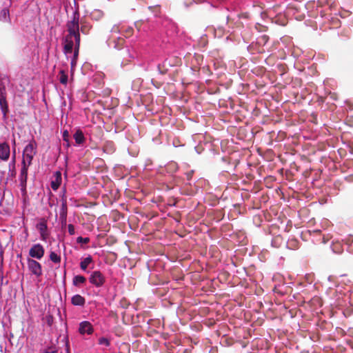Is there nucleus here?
<instances>
[{
    "mask_svg": "<svg viewBox=\"0 0 353 353\" xmlns=\"http://www.w3.org/2000/svg\"><path fill=\"white\" fill-rule=\"evenodd\" d=\"M79 20H80V14L78 9H77L72 12L71 19L66 23L68 34L63 38L64 54L68 57L69 54L73 52L70 61L72 73L77 65L80 47L81 36L79 34Z\"/></svg>",
    "mask_w": 353,
    "mask_h": 353,
    "instance_id": "obj_1",
    "label": "nucleus"
},
{
    "mask_svg": "<svg viewBox=\"0 0 353 353\" xmlns=\"http://www.w3.org/2000/svg\"><path fill=\"white\" fill-rule=\"evenodd\" d=\"M134 29L132 26L125 23H120L112 26L110 30V35L106 41L109 48L117 50L122 48L125 39L129 38L133 34Z\"/></svg>",
    "mask_w": 353,
    "mask_h": 353,
    "instance_id": "obj_2",
    "label": "nucleus"
},
{
    "mask_svg": "<svg viewBox=\"0 0 353 353\" xmlns=\"http://www.w3.org/2000/svg\"><path fill=\"white\" fill-rule=\"evenodd\" d=\"M37 144L36 141L32 139L31 140L24 148L22 154V161L21 164L26 163V165L30 166L32 163L34 157L37 152Z\"/></svg>",
    "mask_w": 353,
    "mask_h": 353,
    "instance_id": "obj_3",
    "label": "nucleus"
},
{
    "mask_svg": "<svg viewBox=\"0 0 353 353\" xmlns=\"http://www.w3.org/2000/svg\"><path fill=\"white\" fill-rule=\"evenodd\" d=\"M29 165L26 163L21 164V168L19 176V186L23 196L27 195V181Z\"/></svg>",
    "mask_w": 353,
    "mask_h": 353,
    "instance_id": "obj_4",
    "label": "nucleus"
},
{
    "mask_svg": "<svg viewBox=\"0 0 353 353\" xmlns=\"http://www.w3.org/2000/svg\"><path fill=\"white\" fill-rule=\"evenodd\" d=\"M208 5L211 8H221L224 7L225 10L228 12L238 11V6L234 5L232 2L229 0H214L211 2H208Z\"/></svg>",
    "mask_w": 353,
    "mask_h": 353,
    "instance_id": "obj_5",
    "label": "nucleus"
},
{
    "mask_svg": "<svg viewBox=\"0 0 353 353\" xmlns=\"http://www.w3.org/2000/svg\"><path fill=\"white\" fill-rule=\"evenodd\" d=\"M250 7L252 10L253 14H259L262 19H265L267 17V13L263 11L264 8L263 7L262 3L257 1L245 3L240 9L249 8Z\"/></svg>",
    "mask_w": 353,
    "mask_h": 353,
    "instance_id": "obj_6",
    "label": "nucleus"
},
{
    "mask_svg": "<svg viewBox=\"0 0 353 353\" xmlns=\"http://www.w3.org/2000/svg\"><path fill=\"white\" fill-rule=\"evenodd\" d=\"M89 282L96 288H101L105 283V277L99 270L92 272L89 276Z\"/></svg>",
    "mask_w": 353,
    "mask_h": 353,
    "instance_id": "obj_7",
    "label": "nucleus"
},
{
    "mask_svg": "<svg viewBox=\"0 0 353 353\" xmlns=\"http://www.w3.org/2000/svg\"><path fill=\"white\" fill-rule=\"evenodd\" d=\"M28 269L31 274L40 277L43 274L42 265L36 260L30 257L27 258Z\"/></svg>",
    "mask_w": 353,
    "mask_h": 353,
    "instance_id": "obj_8",
    "label": "nucleus"
},
{
    "mask_svg": "<svg viewBox=\"0 0 353 353\" xmlns=\"http://www.w3.org/2000/svg\"><path fill=\"white\" fill-rule=\"evenodd\" d=\"M12 3V1L10 0L3 4V7L0 10V22L11 24L12 21L10 8L11 7Z\"/></svg>",
    "mask_w": 353,
    "mask_h": 353,
    "instance_id": "obj_9",
    "label": "nucleus"
},
{
    "mask_svg": "<svg viewBox=\"0 0 353 353\" xmlns=\"http://www.w3.org/2000/svg\"><path fill=\"white\" fill-rule=\"evenodd\" d=\"M0 109L2 113V119L3 121L6 122L10 110L7 101V92H3L2 90H0Z\"/></svg>",
    "mask_w": 353,
    "mask_h": 353,
    "instance_id": "obj_10",
    "label": "nucleus"
},
{
    "mask_svg": "<svg viewBox=\"0 0 353 353\" xmlns=\"http://www.w3.org/2000/svg\"><path fill=\"white\" fill-rule=\"evenodd\" d=\"M249 14L247 12L242 13L241 14H237L235 17H233L232 14H228L226 17L227 23L229 26L232 25H234L236 28H239L241 26H243V23L240 21L241 19H248Z\"/></svg>",
    "mask_w": 353,
    "mask_h": 353,
    "instance_id": "obj_11",
    "label": "nucleus"
},
{
    "mask_svg": "<svg viewBox=\"0 0 353 353\" xmlns=\"http://www.w3.org/2000/svg\"><path fill=\"white\" fill-rule=\"evenodd\" d=\"M94 329L92 324L88 321H83L79 323L78 332L79 334L91 335L94 333Z\"/></svg>",
    "mask_w": 353,
    "mask_h": 353,
    "instance_id": "obj_12",
    "label": "nucleus"
},
{
    "mask_svg": "<svg viewBox=\"0 0 353 353\" xmlns=\"http://www.w3.org/2000/svg\"><path fill=\"white\" fill-rule=\"evenodd\" d=\"M45 253L44 248L40 243L34 244L29 250V256L31 259H41Z\"/></svg>",
    "mask_w": 353,
    "mask_h": 353,
    "instance_id": "obj_13",
    "label": "nucleus"
},
{
    "mask_svg": "<svg viewBox=\"0 0 353 353\" xmlns=\"http://www.w3.org/2000/svg\"><path fill=\"white\" fill-rule=\"evenodd\" d=\"M10 156V148L8 143L3 142L0 143V159L7 161Z\"/></svg>",
    "mask_w": 353,
    "mask_h": 353,
    "instance_id": "obj_14",
    "label": "nucleus"
},
{
    "mask_svg": "<svg viewBox=\"0 0 353 353\" xmlns=\"http://www.w3.org/2000/svg\"><path fill=\"white\" fill-rule=\"evenodd\" d=\"M62 182V174L61 171H56L53 174L52 179L51 180L50 185L54 191H57L60 187Z\"/></svg>",
    "mask_w": 353,
    "mask_h": 353,
    "instance_id": "obj_15",
    "label": "nucleus"
},
{
    "mask_svg": "<svg viewBox=\"0 0 353 353\" xmlns=\"http://www.w3.org/2000/svg\"><path fill=\"white\" fill-rule=\"evenodd\" d=\"M73 138L75 141V145L78 146L83 145L85 141L84 134L80 129L76 130L73 134Z\"/></svg>",
    "mask_w": 353,
    "mask_h": 353,
    "instance_id": "obj_16",
    "label": "nucleus"
},
{
    "mask_svg": "<svg viewBox=\"0 0 353 353\" xmlns=\"http://www.w3.org/2000/svg\"><path fill=\"white\" fill-rule=\"evenodd\" d=\"M42 239H46L48 236V226L45 221H41L36 225Z\"/></svg>",
    "mask_w": 353,
    "mask_h": 353,
    "instance_id": "obj_17",
    "label": "nucleus"
},
{
    "mask_svg": "<svg viewBox=\"0 0 353 353\" xmlns=\"http://www.w3.org/2000/svg\"><path fill=\"white\" fill-rule=\"evenodd\" d=\"M79 32H81L84 34H89L90 30L92 29V25L90 22L81 19V21L79 20Z\"/></svg>",
    "mask_w": 353,
    "mask_h": 353,
    "instance_id": "obj_18",
    "label": "nucleus"
},
{
    "mask_svg": "<svg viewBox=\"0 0 353 353\" xmlns=\"http://www.w3.org/2000/svg\"><path fill=\"white\" fill-rule=\"evenodd\" d=\"M93 263V259L92 256L88 255L87 257L81 259L79 266L82 271L88 272V268L90 264Z\"/></svg>",
    "mask_w": 353,
    "mask_h": 353,
    "instance_id": "obj_19",
    "label": "nucleus"
},
{
    "mask_svg": "<svg viewBox=\"0 0 353 353\" xmlns=\"http://www.w3.org/2000/svg\"><path fill=\"white\" fill-rule=\"evenodd\" d=\"M71 303L74 306H84L85 299L80 294H75L71 298Z\"/></svg>",
    "mask_w": 353,
    "mask_h": 353,
    "instance_id": "obj_20",
    "label": "nucleus"
},
{
    "mask_svg": "<svg viewBox=\"0 0 353 353\" xmlns=\"http://www.w3.org/2000/svg\"><path fill=\"white\" fill-rule=\"evenodd\" d=\"M104 12L100 9H94L90 13V17L94 21H99L104 17Z\"/></svg>",
    "mask_w": 353,
    "mask_h": 353,
    "instance_id": "obj_21",
    "label": "nucleus"
},
{
    "mask_svg": "<svg viewBox=\"0 0 353 353\" xmlns=\"http://www.w3.org/2000/svg\"><path fill=\"white\" fill-rule=\"evenodd\" d=\"M103 150L107 154H112L115 151L114 142L112 141H106L103 144Z\"/></svg>",
    "mask_w": 353,
    "mask_h": 353,
    "instance_id": "obj_22",
    "label": "nucleus"
},
{
    "mask_svg": "<svg viewBox=\"0 0 353 353\" xmlns=\"http://www.w3.org/2000/svg\"><path fill=\"white\" fill-rule=\"evenodd\" d=\"M86 282V278L82 275H75L72 279V285L75 287H80Z\"/></svg>",
    "mask_w": 353,
    "mask_h": 353,
    "instance_id": "obj_23",
    "label": "nucleus"
},
{
    "mask_svg": "<svg viewBox=\"0 0 353 353\" xmlns=\"http://www.w3.org/2000/svg\"><path fill=\"white\" fill-rule=\"evenodd\" d=\"M12 143H13L14 147L13 148L12 159L8 164V168H9L10 172H13V170H15V163H16V150H15V139H14L12 140Z\"/></svg>",
    "mask_w": 353,
    "mask_h": 353,
    "instance_id": "obj_24",
    "label": "nucleus"
},
{
    "mask_svg": "<svg viewBox=\"0 0 353 353\" xmlns=\"http://www.w3.org/2000/svg\"><path fill=\"white\" fill-rule=\"evenodd\" d=\"M168 65L171 66V64L170 63V62H168V59H165L162 64H159L157 65V70L159 73L161 74H165L168 70V68L167 67Z\"/></svg>",
    "mask_w": 353,
    "mask_h": 353,
    "instance_id": "obj_25",
    "label": "nucleus"
},
{
    "mask_svg": "<svg viewBox=\"0 0 353 353\" xmlns=\"http://www.w3.org/2000/svg\"><path fill=\"white\" fill-rule=\"evenodd\" d=\"M178 170V165L175 162H170L165 165V170L169 174H173Z\"/></svg>",
    "mask_w": 353,
    "mask_h": 353,
    "instance_id": "obj_26",
    "label": "nucleus"
},
{
    "mask_svg": "<svg viewBox=\"0 0 353 353\" xmlns=\"http://www.w3.org/2000/svg\"><path fill=\"white\" fill-rule=\"evenodd\" d=\"M69 137H70V134H69L68 130H63L62 132V139H63V141L65 142L63 145L66 148H68L71 146V143H70Z\"/></svg>",
    "mask_w": 353,
    "mask_h": 353,
    "instance_id": "obj_27",
    "label": "nucleus"
},
{
    "mask_svg": "<svg viewBox=\"0 0 353 353\" xmlns=\"http://www.w3.org/2000/svg\"><path fill=\"white\" fill-rule=\"evenodd\" d=\"M60 214L68 215V207L66 199L65 197V194H63L61 199V205L60 209Z\"/></svg>",
    "mask_w": 353,
    "mask_h": 353,
    "instance_id": "obj_28",
    "label": "nucleus"
},
{
    "mask_svg": "<svg viewBox=\"0 0 353 353\" xmlns=\"http://www.w3.org/2000/svg\"><path fill=\"white\" fill-rule=\"evenodd\" d=\"M343 245H342V252L344 250H346L349 253H352V247L351 245L352 241L351 240H343Z\"/></svg>",
    "mask_w": 353,
    "mask_h": 353,
    "instance_id": "obj_29",
    "label": "nucleus"
},
{
    "mask_svg": "<svg viewBox=\"0 0 353 353\" xmlns=\"http://www.w3.org/2000/svg\"><path fill=\"white\" fill-rule=\"evenodd\" d=\"M49 257L50 261L54 263H60L61 262V256L57 254L55 252H50Z\"/></svg>",
    "mask_w": 353,
    "mask_h": 353,
    "instance_id": "obj_30",
    "label": "nucleus"
},
{
    "mask_svg": "<svg viewBox=\"0 0 353 353\" xmlns=\"http://www.w3.org/2000/svg\"><path fill=\"white\" fill-rule=\"evenodd\" d=\"M68 74L63 71L61 70L60 72V78L59 81L61 84L66 85L68 83Z\"/></svg>",
    "mask_w": 353,
    "mask_h": 353,
    "instance_id": "obj_31",
    "label": "nucleus"
},
{
    "mask_svg": "<svg viewBox=\"0 0 353 353\" xmlns=\"http://www.w3.org/2000/svg\"><path fill=\"white\" fill-rule=\"evenodd\" d=\"M98 343L100 345L109 347L110 345V341L105 337H101L99 339Z\"/></svg>",
    "mask_w": 353,
    "mask_h": 353,
    "instance_id": "obj_32",
    "label": "nucleus"
},
{
    "mask_svg": "<svg viewBox=\"0 0 353 353\" xmlns=\"http://www.w3.org/2000/svg\"><path fill=\"white\" fill-rule=\"evenodd\" d=\"M77 242L78 243L86 244L90 242V239L88 237L79 236L77 239Z\"/></svg>",
    "mask_w": 353,
    "mask_h": 353,
    "instance_id": "obj_33",
    "label": "nucleus"
},
{
    "mask_svg": "<svg viewBox=\"0 0 353 353\" xmlns=\"http://www.w3.org/2000/svg\"><path fill=\"white\" fill-rule=\"evenodd\" d=\"M288 246L290 249H296L298 248V242L296 240H291L288 242Z\"/></svg>",
    "mask_w": 353,
    "mask_h": 353,
    "instance_id": "obj_34",
    "label": "nucleus"
},
{
    "mask_svg": "<svg viewBox=\"0 0 353 353\" xmlns=\"http://www.w3.org/2000/svg\"><path fill=\"white\" fill-rule=\"evenodd\" d=\"M60 221L62 227L65 226L67 222V215L60 214Z\"/></svg>",
    "mask_w": 353,
    "mask_h": 353,
    "instance_id": "obj_35",
    "label": "nucleus"
},
{
    "mask_svg": "<svg viewBox=\"0 0 353 353\" xmlns=\"http://www.w3.org/2000/svg\"><path fill=\"white\" fill-rule=\"evenodd\" d=\"M141 26H143V29L145 30V27L146 26V23L145 22H137L135 23L136 28L138 31H140L141 29Z\"/></svg>",
    "mask_w": 353,
    "mask_h": 353,
    "instance_id": "obj_36",
    "label": "nucleus"
},
{
    "mask_svg": "<svg viewBox=\"0 0 353 353\" xmlns=\"http://www.w3.org/2000/svg\"><path fill=\"white\" fill-rule=\"evenodd\" d=\"M68 233L70 234V235H74L75 234L74 227L72 224H69L68 225Z\"/></svg>",
    "mask_w": 353,
    "mask_h": 353,
    "instance_id": "obj_37",
    "label": "nucleus"
},
{
    "mask_svg": "<svg viewBox=\"0 0 353 353\" xmlns=\"http://www.w3.org/2000/svg\"><path fill=\"white\" fill-rule=\"evenodd\" d=\"M0 90L1 91L2 90V92L3 91V92H7L6 85H4V83H3V81L1 79H0Z\"/></svg>",
    "mask_w": 353,
    "mask_h": 353,
    "instance_id": "obj_38",
    "label": "nucleus"
},
{
    "mask_svg": "<svg viewBox=\"0 0 353 353\" xmlns=\"http://www.w3.org/2000/svg\"><path fill=\"white\" fill-rule=\"evenodd\" d=\"M124 52H125L126 54H128V57H129V58H130V59H134V54H132L131 53V52H130V50L129 49H125V50H124Z\"/></svg>",
    "mask_w": 353,
    "mask_h": 353,
    "instance_id": "obj_39",
    "label": "nucleus"
},
{
    "mask_svg": "<svg viewBox=\"0 0 353 353\" xmlns=\"http://www.w3.org/2000/svg\"><path fill=\"white\" fill-rule=\"evenodd\" d=\"M256 29H258L259 31H263V29L264 28L263 26L260 25L259 23L255 24Z\"/></svg>",
    "mask_w": 353,
    "mask_h": 353,
    "instance_id": "obj_40",
    "label": "nucleus"
},
{
    "mask_svg": "<svg viewBox=\"0 0 353 353\" xmlns=\"http://www.w3.org/2000/svg\"><path fill=\"white\" fill-rule=\"evenodd\" d=\"M261 41H263L264 43H265L268 40V37L266 36V35H264L261 38Z\"/></svg>",
    "mask_w": 353,
    "mask_h": 353,
    "instance_id": "obj_41",
    "label": "nucleus"
},
{
    "mask_svg": "<svg viewBox=\"0 0 353 353\" xmlns=\"http://www.w3.org/2000/svg\"><path fill=\"white\" fill-rule=\"evenodd\" d=\"M15 174H16L15 170H13V172L8 171V175L10 176L13 177L15 176Z\"/></svg>",
    "mask_w": 353,
    "mask_h": 353,
    "instance_id": "obj_42",
    "label": "nucleus"
},
{
    "mask_svg": "<svg viewBox=\"0 0 353 353\" xmlns=\"http://www.w3.org/2000/svg\"><path fill=\"white\" fill-rule=\"evenodd\" d=\"M337 246H338V244L334 245L333 246L332 250H333V251H334V252H336V253H339L340 252H339V250H336V247H337Z\"/></svg>",
    "mask_w": 353,
    "mask_h": 353,
    "instance_id": "obj_43",
    "label": "nucleus"
},
{
    "mask_svg": "<svg viewBox=\"0 0 353 353\" xmlns=\"http://www.w3.org/2000/svg\"><path fill=\"white\" fill-rule=\"evenodd\" d=\"M68 157L67 156L65 157V165L67 166L68 165Z\"/></svg>",
    "mask_w": 353,
    "mask_h": 353,
    "instance_id": "obj_44",
    "label": "nucleus"
},
{
    "mask_svg": "<svg viewBox=\"0 0 353 353\" xmlns=\"http://www.w3.org/2000/svg\"><path fill=\"white\" fill-rule=\"evenodd\" d=\"M192 172L188 173V179H189L192 175Z\"/></svg>",
    "mask_w": 353,
    "mask_h": 353,
    "instance_id": "obj_45",
    "label": "nucleus"
},
{
    "mask_svg": "<svg viewBox=\"0 0 353 353\" xmlns=\"http://www.w3.org/2000/svg\"><path fill=\"white\" fill-rule=\"evenodd\" d=\"M3 175H4V172L0 171V178L3 177Z\"/></svg>",
    "mask_w": 353,
    "mask_h": 353,
    "instance_id": "obj_46",
    "label": "nucleus"
},
{
    "mask_svg": "<svg viewBox=\"0 0 353 353\" xmlns=\"http://www.w3.org/2000/svg\"><path fill=\"white\" fill-rule=\"evenodd\" d=\"M314 233H319V232H320V230H316H316H314Z\"/></svg>",
    "mask_w": 353,
    "mask_h": 353,
    "instance_id": "obj_47",
    "label": "nucleus"
},
{
    "mask_svg": "<svg viewBox=\"0 0 353 353\" xmlns=\"http://www.w3.org/2000/svg\"><path fill=\"white\" fill-rule=\"evenodd\" d=\"M323 242L324 243H326V241L325 240V238L323 237Z\"/></svg>",
    "mask_w": 353,
    "mask_h": 353,
    "instance_id": "obj_48",
    "label": "nucleus"
},
{
    "mask_svg": "<svg viewBox=\"0 0 353 353\" xmlns=\"http://www.w3.org/2000/svg\"><path fill=\"white\" fill-rule=\"evenodd\" d=\"M65 176L67 177V171L65 172Z\"/></svg>",
    "mask_w": 353,
    "mask_h": 353,
    "instance_id": "obj_49",
    "label": "nucleus"
},
{
    "mask_svg": "<svg viewBox=\"0 0 353 353\" xmlns=\"http://www.w3.org/2000/svg\"><path fill=\"white\" fill-rule=\"evenodd\" d=\"M222 160H223V161H226L225 158H224V157H223V158H222Z\"/></svg>",
    "mask_w": 353,
    "mask_h": 353,
    "instance_id": "obj_50",
    "label": "nucleus"
}]
</instances>
